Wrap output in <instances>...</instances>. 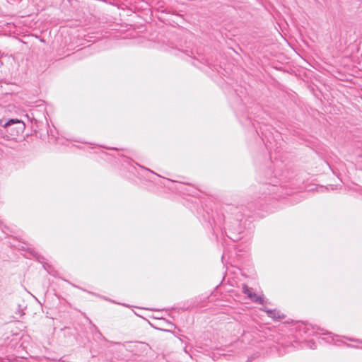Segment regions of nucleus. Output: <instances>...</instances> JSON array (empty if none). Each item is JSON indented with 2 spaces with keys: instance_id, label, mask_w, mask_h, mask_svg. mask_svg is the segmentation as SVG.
Returning a JSON list of instances; mask_svg holds the SVG:
<instances>
[{
  "instance_id": "nucleus-2",
  "label": "nucleus",
  "mask_w": 362,
  "mask_h": 362,
  "mask_svg": "<svg viewBox=\"0 0 362 362\" xmlns=\"http://www.w3.org/2000/svg\"><path fill=\"white\" fill-rule=\"evenodd\" d=\"M3 127L6 129L7 132L9 133L12 137H15L23 132L25 124L20 119H10Z\"/></svg>"
},
{
  "instance_id": "nucleus-1",
  "label": "nucleus",
  "mask_w": 362,
  "mask_h": 362,
  "mask_svg": "<svg viewBox=\"0 0 362 362\" xmlns=\"http://www.w3.org/2000/svg\"><path fill=\"white\" fill-rule=\"evenodd\" d=\"M234 210L236 211L235 222L232 226H229L227 236L233 241H235L240 238L239 235L243 232L240 222L243 218V215L240 211H238L237 207H234Z\"/></svg>"
},
{
  "instance_id": "nucleus-3",
  "label": "nucleus",
  "mask_w": 362,
  "mask_h": 362,
  "mask_svg": "<svg viewBox=\"0 0 362 362\" xmlns=\"http://www.w3.org/2000/svg\"><path fill=\"white\" fill-rule=\"evenodd\" d=\"M242 291L244 294H246L248 298L253 302L259 304L264 303V298L261 296H258L255 293L252 291V288L246 284H243Z\"/></svg>"
},
{
  "instance_id": "nucleus-4",
  "label": "nucleus",
  "mask_w": 362,
  "mask_h": 362,
  "mask_svg": "<svg viewBox=\"0 0 362 362\" xmlns=\"http://www.w3.org/2000/svg\"><path fill=\"white\" fill-rule=\"evenodd\" d=\"M263 310L267 313V315L269 317H272L273 319L279 320L284 318V316L281 317L279 314V312L276 310L264 308Z\"/></svg>"
},
{
  "instance_id": "nucleus-5",
  "label": "nucleus",
  "mask_w": 362,
  "mask_h": 362,
  "mask_svg": "<svg viewBox=\"0 0 362 362\" xmlns=\"http://www.w3.org/2000/svg\"><path fill=\"white\" fill-rule=\"evenodd\" d=\"M348 340L349 341H354V339H352L351 338H348Z\"/></svg>"
}]
</instances>
